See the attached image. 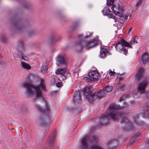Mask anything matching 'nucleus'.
<instances>
[{"instance_id":"16","label":"nucleus","mask_w":149,"mask_h":149,"mask_svg":"<svg viewBox=\"0 0 149 149\" xmlns=\"http://www.w3.org/2000/svg\"><path fill=\"white\" fill-rule=\"evenodd\" d=\"M143 72V69L142 68H140L138 70L136 74V78L138 80H139L142 77Z\"/></svg>"},{"instance_id":"29","label":"nucleus","mask_w":149,"mask_h":149,"mask_svg":"<svg viewBox=\"0 0 149 149\" xmlns=\"http://www.w3.org/2000/svg\"><path fill=\"white\" fill-rule=\"evenodd\" d=\"M40 122L41 124H42V125L45 126H46L47 125H49L50 124V122H48L47 121H46V122H44L42 120H40Z\"/></svg>"},{"instance_id":"42","label":"nucleus","mask_w":149,"mask_h":149,"mask_svg":"<svg viewBox=\"0 0 149 149\" xmlns=\"http://www.w3.org/2000/svg\"><path fill=\"white\" fill-rule=\"evenodd\" d=\"M124 97V96L122 97H121L120 98V102H121L122 101V100L123 99V97Z\"/></svg>"},{"instance_id":"41","label":"nucleus","mask_w":149,"mask_h":149,"mask_svg":"<svg viewBox=\"0 0 149 149\" xmlns=\"http://www.w3.org/2000/svg\"><path fill=\"white\" fill-rule=\"evenodd\" d=\"M132 27H131L129 30V31H128V33H129L130 32H131L132 31Z\"/></svg>"},{"instance_id":"20","label":"nucleus","mask_w":149,"mask_h":149,"mask_svg":"<svg viewBox=\"0 0 149 149\" xmlns=\"http://www.w3.org/2000/svg\"><path fill=\"white\" fill-rule=\"evenodd\" d=\"M97 94H98L100 98H101L102 97L105 96L106 95V92L104 90H101L97 92Z\"/></svg>"},{"instance_id":"10","label":"nucleus","mask_w":149,"mask_h":149,"mask_svg":"<svg viewBox=\"0 0 149 149\" xmlns=\"http://www.w3.org/2000/svg\"><path fill=\"white\" fill-rule=\"evenodd\" d=\"M89 77L94 79H97L100 76L99 74L95 71H92L88 73Z\"/></svg>"},{"instance_id":"34","label":"nucleus","mask_w":149,"mask_h":149,"mask_svg":"<svg viewBox=\"0 0 149 149\" xmlns=\"http://www.w3.org/2000/svg\"><path fill=\"white\" fill-rule=\"evenodd\" d=\"M143 114L144 117L149 118V113L148 112H144Z\"/></svg>"},{"instance_id":"44","label":"nucleus","mask_w":149,"mask_h":149,"mask_svg":"<svg viewBox=\"0 0 149 149\" xmlns=\"http://www.w3.org/2000/svg\"><path fill=\"white\" fill-rule=\"evenodd\" d=\"M88 137V138H89V139H88L89 141H88V142L91 139L89 137V136H85V137ZM91 139H92V138H91ZM93 141L92 140H91V141Z\"/></svg>"},{"instance_id":"26","label":"nucleus","mask_w":149,"mask_h":149,"mask_svg":"<svg viewBox=\"0 0 149 149\" xmlns=\"http://www.w3.org/2000/svg\"><path fill=\"white\" fill-rule=\"evenodd\" d=\"M47 68L46 63H44L42 64L41 68V71L43 73H45L47 71Z\"/></svg>"},{"instance_id":"9","label":"nucleus","mask_w":149,"mask_h":149,"mask_svg":"<svg viewBox=\"0 0 149 149\" xmlns=\"http://www.w3.org/2000/svg\"><path fill=\"white\" fill-rule=\"evenodd\" d=\"M89 138L88 137H84L82 140L81 143V146L80 149H87L88 139Z\"/></svg>"},{"instance_id":"21","label":"nucleus","mask_w":149,"mask_h":149,"mask_svg":"<svg viewBox=\"0 0 149 149\" xmlns=\"http://www.w3.org/2000/svg\"><path fill=\"white\" fill-rule=\"evenodd\" d=\"M21 65L22 66L23 68L25 69L29 70L31 68V66L29 64L23 61L21 62Z\"/></svg>"},{"instance_id":"43","label":"nucleus","mask_w":149,"mask_h":149,"mask_svg":"<svg viewBox=\"0 0 149 149\" xmlns=\"http://www.w3.org/2000/svg\"><path fill=\"white\" fill-rule=\"evenodd\" d=\"M133 142V141H131L129 142V145H130Z\"/></svg>"},{"instance_id":"8","label":"nucleus","mask_w":149,"mask_h":149,"mask_svg":"<svg viewBox=\"0 0 149 149\" xmlns=\"http://www.w3.org/2000/svg\"><path fill=\"white\" fill-rule=\"evenodd\" d=\"M81 90L75 92L74 97V102L75 103H79L81 102Z\"/></svg>"},{"instance_id":"40","label":"nucleus","mask_w":149,"mask_h":149,"mask_svg":"<svg viewBox=\"0 0 149 149\" xmlns=\"http://www.w3.org/2000/svg\"><path fill=\"white\" fill-rule=\"evenodd\" d=\"M79 23H75L74 25V27H75L76 26H77L79 25Z\"/></svg>"},{"instance_id":"13","label":"nucleus","mask_w":149,"mask_h":149,"mask_svg":"<svg viewBox=\"0 0 149 149\" xmlns=\"http://www.w3.org/2000/svg\"><path fill=\"white\" fill-rule=\"evenodd\" d=\"M100 97L98 94H97V92L94 94L93 93L91 95L90 97L87 98L88 100L90 102H92L97 99H100Z\"/></svg>"},{"instance_id":"45","label":"nucleus","mask_w":149,"mask_h":149,"mask_svg":"<svg viewBox=\"0 0 149 149\" xmlns=\"http://www.w3.org/2000/svg\"><path fill=\"white\" fill-rule=\"evenodd\" d=\"M32 76V74H30L29 75V76L30 77H31V76Z\"/></svg>"},{"instance_id":"17","label":"nucleus","mask_w":149,"mask_h":149,"mask_svg":"<svg viewBox=\"0 0 149 149\" xmlns=\"http://www.w3.org/2000/svg\"><path fill=\"white\" fill-rule=\"evenodd\" d=\"M63 67V68L58 69L56 70L55 72L57 74H64L66 71L67 66Z\"/></svg>"},{"instance_id":"11","label":"nucleus","mask_w":149,"mask_h":149,"mask_svg":"<svg viewBox=\"0 0 149 149\" xmlns=\"http://www.w3.org/2000/svg\"><path fill=\"white\" fill-rule=\"evenodd\" d=\"M54 138H49L47 141V146L46 149H52L54 144Z\"/></svg>"},{"instance_id":"36","label":"nucleus","mask_w":149,"mask_h":149,"mask_svg":"<svg viewBox=\"0 0 149 149\" xmlns=\"http://www.w3.org/2000/svg\"><path fill=\"white\" fill-rule=\"evenodd\" d=\"M62 85V83L61 82H58L56 84V86L58 87H60Z\"/></svg>"},{"instance_id":"18","label":"nucleus","mask_w":149,"mask_h":149,"mask_svg":"<svg viewBox=\"0 0 149 149\" xmlns=\"http://www.w3.org/2000/svg\"><path fill=\"white\" fill-rule=\"evenodd\" d=\"M17 56L19 58H21L24 61H26L27 59L26 56L23 54L22 51H18Z\"/></svg>"},{"instance_id":"25","label":"nucleus","mask_w":149,"mask_h":149,"mask_svg":"<svg viewBox=\"0 0 149 149\" xmlns=\"http://www.w3.org/2000/svg\"><path fill=\"white\" fill-rule=\"evenodd\" d=\"M113 89V87L111 86H107L105 87L104 89V90L106 92V93L110 92Z\"/></svg>"},{"instance_id":"7","label":"nucleus","mask_w":149,"mask_h":149,"mask_svg":"<svg viewBox=\"0 0 149 149\" xmlns=\"http://www.w3.org/2000/svg\"><path fill=\"white\" fill-rule=\"evenodd\" d=\"M148 82L146 81H143L140 83L138 87V91L140 93H143L145 92V89L147 86Z\"/></svg>"},{"instance_id":"15","label":"nucleus","mask_w":149,"mask_h":149,"mask_svg":"<svg viewBox=\"0 0 149 149\" xmlns=\"http://www.w3.org/2000/svg\"><path fill=\"white\" fill-rule=\"evenodd\" d=\"M100 52V56L101 58H103L108 53L107 49L105 48H103L101 47Z\"/></svg>"},{"instance_id":"19","label":"nucleus","mask_w":149,"mask_h":149,"mask_svg":"<svg viewBox=\"0 0 149 149\" xmlns=\"http://www.w3.org/2000/svg\"><path fill=\"white\" fill-rule=\"evenodd\" d=\"M93 32H89L87 31L86 32V36L84 37H83V34H81L79 35V38H81V39H83L84 38H89L92 35Z\"/></svg>"},{"instance_id":"32","label":"nucleus","mask_w":149,"mask_h":149,"mask_svg":"<svg viewBox=\"0 0 149 149\" xmlns=\"http://www.w3.org/2000/svg\"><path fill=\"white\" fill-rule=\"evenodd\" d=\"M35 31L33 30L29 31L28 32V34L29 36H30L35 33Z\"/></svg>"},{"instance_id":"31","label":"nucleus","mask_w":149,"mask_h":149,"mask_svg":"<svg viewBox=\"0 0 149 149\" xmlns=\"http://www.w3.org/2000/svg\"><path fill=\"white\" fill-rule=\"evenodd\" d=\"M114 0H107V5H112L113 3Z\"/></svg>"},{"instance_id":"30","label":"nucleus","mask_w":149,"mask_h":149,"mask_svg":"<svg viewBox=\"0 0 149 149\" xmlns=\"http://www.w3.org/2000/svg\"><path fill=\"white\" fill-rule=\"evenodd\" d=\"M91 149H103L100 146L95 144L93 145L91 147Z\"/></svg>"},{"instance_id":"3","label":"nucleus","mask_w":149,"mask_h":149,"mask_svg":"<svg viewBox=\"0 0 149 149\" xmlns=\"http://www.w3.org/2000/svg\"><path fill=\"white\" fill-rule=\"evenodd\" d=\"M79 40L76 41L75 44L76 51L77 52H81L84 47L86 50H88L97 46L99 44L101 43L98 38L94 39L88 42H87L79 38Z\"/></svg>"},{"instance_id":"27","label":"nucleus","mask_w":149,"mask_h":149,"mask_svg":"<svg viewBox=\"0 0 149 149\" xmlns=\"http://www.w3.org/2000/svg\"><path fill=\"white\" fill-rule=\"evenodd\" d=\"M0 39L1 41L2 42H5L7 41L8 38L6 36L2 35L0 37Z\"/></svg>"},{"instance_id":"5","label":"nucleus","mask_w":149,"mask_h":149,"mask_svg":"<svg viewBox=\"0 0 149 149\" xmlns=\"http://www.w3.org/2000/svg\"><path fill=\"white\" fill-rule=\"evenodd\" d=\"M56 64L60 67H66L67 63V60L61 54H58L56 58Z\"/></svg>"},{"instance_id":"24","label":"nucleus","mask_w":149,"mask_h":149,"mask_svg":"<svg viewBox=\"0 0 149 149\" xmlns=\"http://www.w3.org/2000/svg\"><path fill=\"white\" fill-rule=\"evenodd\" d=\"M18 47L19 48L21 49L22 51H24L25 47L23 45V42L22 41H19L18 42Z\"/></svg>"},{"instance_id":"28","label":"nucleus","mask_w":149,"mask_h":149,"mask_svg":"<svg viewBox=\"0 0 149 149\" xmlns=\"http://www.w3.org/2000/svg\"><path fill=\"white\" fill-rule=\"evenodd\" d=\"M106 15L109 18H113L115 22H116L117 20V18L116 17L114 16L113 15H112L111 13H109Z\"/></svg>"},{"instance_id":"33","label":"nucleus","mask_w":149,"mask_h":149,"mask_svg":"<svg viewBox=\"0 0 149 149\" xmlns=\"http://www.w3.org/2000/svg\"><path fill=\"white\" fill-rule=\"evenodd\" d=\"M109 74L110 76H112L114 75L115 72L114 71H112L111 69H110L109 70Z\"/></svg>"},{"instance_id":"23","label":"nucleus","mask_w":149,"mask_h":149,"mask_svg":"<svg viewBox=\"0 0 149 149\" xmlns=\"http://www.w3.org/2000/svg\"><path fill=\"white\" fill-rule=\"evenodd\" d=\"M14 25L16 27V29L18 31L20 32L22 31H23L24 29V27L23 26L21 25L18 24H15Z\"/></svg>"},{"instance_id":"1","label":"nucleus","mask_w":149,"mask_h":149,"mask_svg":"<svg viewBox=\"0 0 149 149\" xmlns=\"http://www.w3.org/2000/svg\"><path fill=\"white\" fill-rule=\"evenodd\" d=\"M39 80V85L32 84L26 82L22 84L21 86L25 89L26 93L28 95H35L36 100L34 102L35 106L38 110L48 115L51 113V109L42 96V91H45L46 90L45 82L44 80L41 78Z\"/></svg>"},{"instance_id":"37","label":"nucleus","mask_w":149,"mask_h":149,"mask_svg":"<svg viewBox=\"0 0 149 149\" xmlns=\"http://www.w3.org/2000/svg\"><path fill=\"white\" fill-rule=\"evenodd\" d=\"M92 141H95V142H97L98 141V139L95 137H93L92 139Z\"/></svg>"},{"instance_id":"38","label":"nucleus","mask_w":149,"mask_h":149,"mask_svg":"<svg viewBox=\"0 0 149 149\" xmlns=\"http://www.w3.org/2000/svg\"><path fill=\"white\" fill-rule=\"evenodd\" d=\"M84 79L86 80L87 82H89L91 81V79H89L88 77H86L84 78Z\"/></svg>"},{"instance_id":"6","label":"nucleus","mask_w":149,"mask_h":149,"mask_svg":"<svg viewBox=\"0 0 149 149\" xmlns=\"http://www.w3.org/2000/svg\"><path fill=\"white\" fill-rule=\"evenodd\" d=\"M111 9L114 12L115 15L120 17V19L121 20L123 21V19H124V20L126 19L127 17H125L124 18V16L118 11H120V10H122V8L118 3L112 6V7L111 8Z\"/></svg>"},{"instance_id":"4","label":"nucleus","mask_w":149,"mask_h":149,"mask_svg":"<svg viewBox=\"0 0 149 149\" xmlns=\"http://www.w3.org/2000/svg\"><path fill=\"white\" fill-rule=\"evenodd\" d=\"M137 43V40L135 39L132 40L130 43L126 42L123 39H121L120 42H118L115 46L116 50L121 53L125 54L127 52L128 48L126 49L125 47L131 48V46L130 45H133Z\"/></svg>"},{"instance_id":"22","label":"nucleus","mask_w":149,"mask_h":149,"mask_svg":"<svg viewBox=\"0 0 149 149\" xmlns=\"http://www.w3.org/2000/svg\"><path fill=\"white\" fill-rule=\"evenodd\" d=\"M102 12L104 15H106L109 14V13L111 12V11L109 8L105 7L102 10Z\"/></svg>"},{"instance_id":"12","label":"nucleus","mask_w":149,"mask_h":149,"mask_svg":"<svg viewBox=\"0 0 149 149\" xmlns=\"http://www.w3.org/2000/svg\"><path fill=\"white\" fill-rule=\"evenodd\" d=\"M141 59L144 64L147 63L149 60V56L148 52L144 53L142 56Z\"/></svg>"},{"instance_id":"35","label":"nucleus","mask_w":149,"mask_h":149,"mask_svg":"<svg viewBox=\"0 0 149 149\" xmlns=\"http://www.w3.org/2000/svg\"><path fill=\"white\" fill-rule=\"evenodd\" d=\"M143 2V0H139L136 4L137 6H139L141 5Z\"/></svg>"},{"instance_id":"39","label":"nucleus","mask_w":149,"mask_h":149,"mask_svg":"<svg viewBox=\"0 0 149 149\" xmlns=\"http://www.w3.org/2000/svg\"><path fill=\"white\" fill-rule=\"evenodd\" d=\"M74 76L76 78H77L78 77V73L76 72H74Z\"/></svg>"},{"instance_id":"14","label":"nucleus","mask_w":149,"mask_h":149,"mask_svg":"<svg viewBox=\"0 0 149 149\" xmlns=\"http://www.w3.org/2000/svg\"><path fill=\"white\" fill-rule=\"evenodd\" d=\"M83 93L87 98L92 93L91 88L88 87H85L84 88Z\"/></svg>"},{"instance_id":"2","label":"nucleus","mask_w":149,"mask_h":149,"mask_svg":"<svg viewBox=\"0 0 149 149\" xmlns=\"http://www.w3.org/2000/svg\"><path fill=\"white\" fill-rule=\"evenodd\" d=\"M120 107L118 105L115 104H113L110 105L109 108V112L106 115H103L102 116V118L103 119L107 118L108 117L113 119L114 120H117L119 117L120 116L121 117L123 118L122 122L123 123L126 122L127 119L126 116L127 115L126 113L122 112H116L115 111L117 109H120Z\"/></svg>"}]
</instances>
